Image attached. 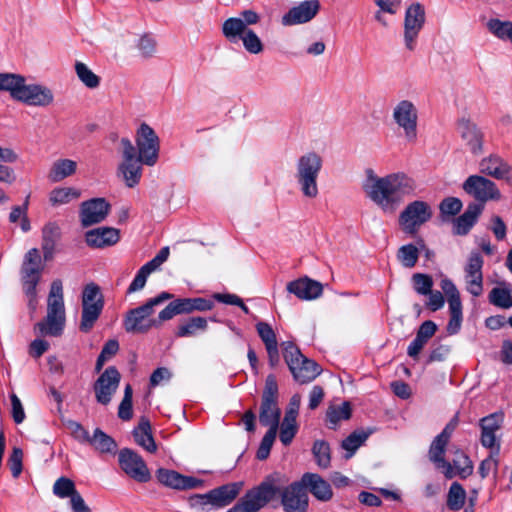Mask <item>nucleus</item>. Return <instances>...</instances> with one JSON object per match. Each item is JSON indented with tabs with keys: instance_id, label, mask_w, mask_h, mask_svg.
<instances>
[{
	"instance_id": "nucleus-38",
	"label": "nucleus",
	"mask_w": 512,
	"mask_h": 512,
	"mask_svg": "<svg viewBox=\"0 0 512 512\" xmlns=\"http://www.w3.org/2000/svg\"><path fill=\"white\" fill-rule=\"evenodd\" d=\"M87 443L93 446L94 449L100 453L113 454L117 450L116 441L100 428H96L94 430L93 435L89 436Z\"/></svg>"
},
{
	"instance_id": "nucleus-12",
	"label": "nucleus",
	"mask_w": 512,
	"mask_h": 512,
	"mask_svg": "<svg viewBox=\"0 0 512 512\" xmlns=\"http://www.w3.org/2000/svg\"><path fill=\"white\" fill-rule=\"evenodd\" d=\"M273 492L270 486H253L226 512H259L269 504Z\"/></svg>"
},
{
	"instance_id": "nucleus-24",
	"label": "nucleus",
	"mask_w": 512,
	"mask_h": 512,
	"mask_svg": "<svg viewBox=\"0 0 512 512\" xmlns=\"http://www.w3.org/2000/svg\"><path fill=\"white\" fill-rule=\"evenodd\" d=\"M456 129L465 145L473 154L482 152L484 135L475 123L469 119L462 118L458 121Z\"/></svg>"
},
{
	"instance_id": "nucleus-62",
	"label": "nucleus",
	"mask_w": 512,
	"mask_h": 512,
	"mask_svg": "<svg viewBox=\"0 0 512 512\" xmlns=\"http://www.w3.org/2000/svg\"><path fill=\"white\" fill-rule=\"evenodd\" d=\"M279 438L284 446H288L293 441L298 431V425L292 423L281 422L279 423Z\"/></svg>"
},
{
	"instance_id": "nucleus-8",
	"label": "nucleus",
	"mask_w": 512,
	"mask_h": 512,
	"mask_svg": "<svg viewBox=\"0 0 512 512\" xmlns=\"http://www.w3.org/2000/svg\"><path fill=\"white\" fill-rule=\"evenodd\" d=\"M136 145L138 160L144 165L154 166L159 158L160 140L148 124L142 123L137 130Z\"/></svg>"
},
{
	"instance_id": "nucleus-47",
	"label": "nucleus",
	"mask_w": 512,
	"mask_h": 512,
	"mask_svg": "<svg viewBox=\"0 0 512 512\" xmlns=\"http://www.w3.org/2000/svg\"><path fill=\"white\" fill-rule=\"evenodd\" d=\"M80 195V191L72 187L55 188L51 191L49 200L53 206H58L78 199Z\"/></svg>"
},
{
	"instance_id": "nucleus-59",
	"label": "nucleus",
	"mask_w": 512,
	"mask_h": 512,
	"mask_svg": "<svg viewBox=\"0 0 512 512\" xmlns=\"http://www.w3.org/2000/svg\"><path fill=\"white\" fill-rule=\"evenodd\" d=\"M462 201L457 197L444 198L439 205V210L442 216H455L462 209Z\"/></svg>"
},
{
	"instance_id": "nucleus-50",
	"label": "nucleus",
	"mask_w": 512,
	"mask_h": 512,
	"mask_svg": "<svg viewBox=\"0 0 512 512\" xmlns=\"http://www.w3.org/2000/svg\"><path fill=\"white\" fill-rule=\"evenodd\" d=\"M312 453L320 468L326 469L330 466L331 455L328 442L325 440H316L312 447Z\"/></svg>"
},
{
	"instance_id": "nucleus-13",
	"label": "nucleus",
	"mask_w": 512,
	"mask_h": 512,
	"mask_svg": "<svg viewBox=\"0 0 512 512\" xmlns=\"http://www.w3.org/2000/svg\"><path fill=\"white\" fill-rule=\"evenodd\" d=\"M215 303L212 299L204 297L194 298H175L170 299L169 304L163 309L162 317H167L169 320L176 315L191 314L195 311L205 312L214 308Z\"/></svg>"
},
{
	"instance_id": "nucleus-49",
	"label": "nucleus",
	"mask_w": 512,
	"mask_h": 512,
	"mask_svg": "<svg viewBox=\"0 0 512 512\" xmlns=\"http://www.w3.org/2000/svg\"><path fill=\"white\" fill-rule=\"evenodd\" d=\"M75 72L79 80L89 89H95L100 85V77L96 75L86 64L80 61L75 63Z\"/></svg>"
},
{
	"instance_id": "nucleus-3",
	"label": "nucleus",
	"mask_w": 512,
	"mask_h": 512,
	"mask_svg": "<svg viewBox=\"0 0 512 512\" xmlns=\"http://www.w3.org/2000/svg\"><path fill=\"white\" fill-rule=\"evenodd\" d=\"M173 297L174 294L163 291L155 297L149 298L144 304L128 310L123 321L125 331L134 334H144L152 328H160L165 321L169 320L167 317L161 318L163 309L156 318H151V316L154 313L155 307L173 299Z\"/></svg>"
},
{
	"instance_id": "nucleus-48",
	"label": "nucleus",
	"mask_w": 512,
	"mask_h": 512,
	"mask_svg": "<svg viewBox=\"0 0 512 512\" xmlns=\"http://www.w3.org/2000/svg\"><path fill=\"white\" fill-rule=\"evenodd\" d=\"M397 259L405 268H413L419 259V249L409 243L401 246L397 251Z\"/></svg>"
},
{
	"instance_id": "nucleus-43",
	"label": "nucleus",
	"mask_w": 512,
	"mask_h": 512,
	"mask_svg": "<svg viewBox=\"0 0 512 512\" xmlns=\"http://www.w3.org/2000/svg\"><path fill=\"white\" fill-rule=\"evenodd\" d=\"M281 410L277 404H262L260 405L259 422L262 426L279 428V421Z\"/></svg>"
},
{
	"instance_id": "nucleus-54",
	"label": "nucleus",
	"mask_w": 512,
	"mask_h": 512,
	"mask_svg": "<svg viewBox=\"0 0 512 512\" xmlns=\"http://www.w3.org/2000/svg\"><path fill=\"white\" fill-rule=\"evenodd\" d=\"M239 40H242L245 50L250 54H260L264 50L261 39L252 29L242 32Z\"/></svg>"
},
{
	"instance_id": "nucleus-26",
	"label": "nucleus",
	"mask_w": 512,
	"mask_h": 512,
	"mask_svg": "<svg viewBox=\"0 0 512 512\" xmlns=\"http://www.w3.org/2000/svg\"><path fill=\"white\" fill-rule=\"evenodd\" d=\"M301 479L306 491H309L317 500L327 502L332 499V487L321 475L306 472L301 476Z\"/></svg>"
},
{
	"instance_id": "nucleus-33",
	"label": "nucleus",
	"mask_w": 512,
	"mask_h": 512,
	"mask_svg": "<svg viewBox=\"0 0 512 512\" xmlns=\"http://www.w3.org/2000/svg\"><path fill=\"white\" fill-rule=\"evenodd\" d=\"M61 238V230L55 222L47 223L42 229V251L46 261L53 258L57 242Z\"/></svg>"
},
{
	"instance_id": "nucleus-29",
	"label": "nucleus",
	"mask_w": 512,
	"mask_h": 512,
	"mask_svg": "<svg viewBox=\"0 0 512 512\" xmlns=\"http://www.w3.org/2000/svg\"><path fill=\"white\" fill-rule=\"evenodd\" d=\"M448 441L441 436L437 435L432 441L428 456L431 462H433L437 469H441L444 476L447 479H452L455 476L453 467L450 462H447L444 458Z\"/></svg>"
},
{
	"instance_id": "nucleus-16",
	"label": "nucleus",
	"mask_w": 512,
	"mask_h": 512,
	"mask_svg": "<svg viewBox=\"0 0 512 512\" xmlns=\"http://www.w3.org/2000/svg\"><path fill=\"white\" fill-rule=\"evenodd\" d=\"M393 119L404 130L408 142L416 141L418 113L411 101H400L393 110Z\"/></svg>"
},
{
	"instance_id": "nucleus-51",
	"label": "nucleus",
	"mask_w": 512,
	"mask_h": 512,
	"mask_svg": "<svg viewBox=\"0 0 512 512\" xmlns=\"http://www.w3.org/2000/svg\"><path fill=\"white\" fill-rule=\"evenodd\" d=\"M455 475L458 474L460 478L465 479L473 473V463L469 456L461 450L456 451V458L453 459L451 464Z\"/></svg>"
},
{
	"instance_id": "nucleus-15",
	"label": "nucleus",
	"mask_w": 512,
	"mask_h": 512,
	"mask_svg": "<svg viewBox=\"0 0 512 512\" xmlns=\"http://www.w3.org/2000/svg\"><path fill=\"white\" fill-rule=\"evenodd\" d=\"M42 272L41 256L37 248L30 249L24 257L21 267V280L25 295H33L37 291Z\"/></svg>"
},
{
	"instance_id": "nucleus-19",
	"label": "nucleus",
	"mask_w": 512,
	"mask_h": 512,
	"mask_svg": "<svg viewBox=\"0 0 512 512\" xmlns=\"http://www.w3.org/2000/svg\"><path fill=\"white\" fill-rule=\"evenodd\" d=\"M121 375L115 366L107 367L95 381L93 389L98 403L108 405L116 392Z\"/></svg>"
},
{
	"instance_id": "nucleus-37",
	"label": "nucleus",
	"mask_w": 512,
	"mask_h": 512,
	"mask_svg": "<svg viewBox=\"0 0 512 512\" xmlns=\"http://www.w3.org/2000/svg\"><path fill=\"white\" fill-rule=\"evenodd\" d=\"M18 160L17 153L11 148L0 146V183L12 184L16 180V174L13 168L5 165L14 163Z\"/></svg>"
},
{
	"instance_id": "nucleus-20",
	"label": "nucleus",
	"mask_w": 512,
	"mask_h": 512,
	"mask_svg": "<svg viewBox=\"0 0 512 512\" xmlns=\"http://www.w3.org/2000/svg\"><path fill=\"white\" fill-rule=\"evenodd\" d=\"M241 17H231L224 21L222 25V33L224 37L231 43L239 40L242 32L250 30L248 25L257 24L260 16L253 10H244L240 13Z\"/></svg>"
},
{
	"instance_id": "nucleus-57",
	"label": "nucleus",
	"mask_w": 512,
	"mask_h": 512,
	"mask_svg": "<svg viewBox=\"0 0 512 512\" xmlns=\"http://www.w3.org/2000/svg\"><path fill=\"white\" fill-rule=\"evenodd\" d=\"M77 492L74 482L66 477H60L53 485V493L59 498L71 497Z\"/></svg>"
},
{
	"instance_id": "nucleus-34",
	"label": "nucleus",
	"mask_w": 512,
	"mask_h": 512,
	"mask_svg": "<svg viewBox=\"0 0 512 512\" xmlns=\"http://www.w3.org/2000/svg\"><path fill=\"white\" fill-rule=\"evenodd\" d=\"M47 316L65 317L63 286L61 280H54L51 284L47 300Z\"/></svg>"
},
{
	"instance_id": "nucleus-44",
	"label": "nucleus",
	"mask_w": 512,
	"mask_h": 512,
	"mask_svg": "<svg viewBox=\"0 0 512 512\" xmlns=\"http://www.w3.org/2000/svg\"><path fill=\"white\" fill-rule=\"evenodd\" d=\"M466 491L458 482H453L447 494L446 505L451 511H459L463 508L466 500Z\"/></svg>"
},
{
	"instance_id": "nucleus-32",
	"label": "nucleus",
	"mask_w": 512,
	"mask_h": 512,
	"mask_svg": "<svg viewBox=\"0 0 512 512\" xmlns=\"http://www.w3.org/2000/svg\"><path fill=\"white\" fill-rule=\"evenodd\" d=\"M479 170L482 174L494 177L496 179H507L510 172V166L497 155H490L481 160Z\"/></svg>"
},
{
	"instance_id": "nucleus-4",
	"label": "nucleus",
	"mask_w": 512,
	"mask_h": 512,
	"mask_svg": "<svg viewBox=\"0 0 512 512\" xmlns=\"http://www.w3.org/2000/svg\"><path fill=\"white\" fill-rule=\"evenodd\" d=\"M284 360L296 382L307 384L320 375L322 369L314 361L304 356L292 341L281 344Z\"/></svg>"
},
{
	"instance_id": "nucleus-31",
	"label": "nucleus",
	"mask_w": 512,
	"mask_h": 512,
	"mask_svg": "<svg viewBox=\"0 0 512 512\" xmlns=\"http://www.w3.org/2000/svg\"><path fill=\"white\" fill-rule=\"evenodd\" d=\"M437 330L436 324L431 320L424 321L418 328L415 339L407 348V354L416 359L421 350Z\"/></svg>"
},
{
	"instance_id": "nucleus-7",
	"label": "nucleus",
	"mask_w": 512,
	"mask_h": 512,
	"mask_svg": "<svg viewBox=\"0 0 512 512\" xmlns=\"http://www.w3.org/2000/svg\"><path fill=\"white\" fill-rule=\"evenodd\" d=\"M432 216V208L427 202L415 200L401 211L399 225L404 233L414 236L422 225L431 220Z\"/></svg>"
},
{
	"instance_id": "nucleus-22",
	"label": "nucleus",
	"mask_w": 512,
	"mask_h": 512,
	"mask_svg": "<svg viewBox=\"0 0 512 512\" xmlns=\"http://www.w3.org/2000/svg\"><path fill=\"white\" fill-rule=\"evenodd\" d=\"M16 100L31 106H48L53 102L54 96L49 88L38 84L27 85L25 81L22 82Z\"/></svg>"
},
{
	"instance_id": "nucleus-30",
	"label": "nucleus",
	"mask_w": 512,
	"mask_h": 512,
	"mask_svg": "<svg viewBox=\"0 0 512 512\" xmlns=\"http://www.w3.org/2000/svg\"><path fill=\"white\" fill-rule=\"evenodd\" d=\"M120 239V232L112 227H99L86 232L85 240L88 246L104 248L116 244Z\"/></svg>"
},
{
	"instance_id": "nucleus-9",
	"label": "nucleus",
	"mask_w": 512,
	"mask_h": 512,
	"mask_svg": "<svg viewBox=\"0 0 512 512\" xmlns=\"http://www.w3.org/2000/svg\"><path fill=\"white\" fill-rule=\"evenodd\" d=\"M122 156L123 161L119 165V173L122 175L125 184L129 188L135 187L142 177V161L138 160L136 147L132 144L130 139L122 138Z\"/></svg>"
},
{
	"instance_id": "nucleus-40",
	"label": "nucleus",
	"mask_w": 512,
	"mask_h": 512,
	"mask_svg": "<svg viewBox=\"0 0 512 512\" xmlns=\"http://www.w3.org/2000/svg\"><path fill=\"white\" fill-rule=\"evenodd\" d=\"M208 327L207 319L201 316L190 317L178 325L175 336L178 338L191 337L197 331H205Z\"/></svg>"
},
{
	"instance_id": "nucleus-41",
	"label": "nucleus",
	"mask_w": 512,
	"mask_h": 512,
	"mask_svg": "<svg viewBox=\"0 0 512 512\" xmlns=\"http://www.w3.org/2000/svg\"><path fill=\"white\" fill-rule=\"evenodd\" d=\"M352 408L349 402L345 401L342 405H331L326 411V420L329 429H336L339 421L351 418Z\"/></svg>"
},
{
	"instance_id": "nucleus-18",
	"label": "nucleus",
	"mask_w": 512,
	"mask_h": 512,
	"mask_svg": "<svg viewBox=\"0 0 512 512\" xmlns=\"http://www.w3.org/2000/svg\"><path fill=\"white\" fill-rule=\"evenodd\" d=\"M484 259L477 250H472L464 266L465 282L467 291L474 297L483 293V272Z\"/></svg>"
},
{
	"instance_id": "nucleus-61",
	"label": "nucleus",
	"mask_w": 512,
	"mask_h": 512,
	"mask_svg": "<svg viewBox=\"0 0 512 512\" xmlns=\"http://www.w3.org/2000/svg\"><path fill=\"white\" fill-rule=\"evenodd\" d=\"M157 42L151 34H144L138 40L137 47L141 55L145 58H150L156 52Z\"/></svg>"
},
{
	"instance_id": "nucleus-27",
	"label": "nucleus",
	"mask_w": 512,
	"mask_h": 512,
	"mask_svg": "<svg viewBox=\"0 0 512 512\" xmlns=\"http://www.w3.org/2000/svg\"><path fill=\"white\" fill-rule=\"evenodd\" d=\"M287 291L302 300H313L321 296L323 286L308 277L299 278L287 284Z\"/></svg>"
},
{
	"instance_id": "nucleus-53",
	"label": "nucleus",
	"mask_w": 512,
	"mask_h": 512,
	"mask_svg": "<svg viewBox=\"0 0 512 512\" xmlns=\"http://www.w3.org/2000/svg\"><path fill=\"white\" fill-rule=\"evenodd\" d=\"M489 302L499 308L509 309L512 307V295L506 288L495 287L488 295Z\"/></svg>"
},
{
	"instance_id": "nucleus-60",
	"label": "nucleus",
	"mask_w": 512,
	"mask_h": 512,
	"mask_svg": "<svg viewBox=\"0 0 512 512\" xmlns=\"http://www.w3.org/2000/svg\"><path fill=\"white\" fill-rule=\"evenodd\" d=\"M8 466L13 478H18L23 470V451L19 447H13L8 458Z\"/></svg>"
},
{
	"instance_id": "nucleus-58",
	"label": "nucleus",
	"mask_w": 512,
	"mask_h": 512,
	"mask_svg": "<svg viewBox=\"0 0 512 512\" xmlns=\"http://www.w3.org/2000/svg\"><path fill=\"white\" fill-rule=\"evenodd\" d=\"M412 282L414 290L420 295H428L433 287V279L428 274L415 273Z\"/></svg>"
},
{
	"instance_id": "nucleus-35",
	"label": "nucleus",
	"mask_w": 512,
	"mask_h": 512,
	"mask_svg": "<svg viewBox=\"0 0 512 512\" xmlns=\"http://www.w3.org/2000/svg\"><path fill=\"white\" fill-rule=\"evenodd\" d=\"M132 434L138 445L150 453L156 452L157 446L152 435L151 424L148 418L144 416L141 417L138 426L134 428Z\"/></svg>"
},
{
	"instance_id": "nucleus-42",
	"label": "nucleus",
	"mask_w": 512,
	"mask_h": 512,
	"mask_svg": "<svg viewBox=\"0 0 512 512\" xmlns=\"http://www.w3.org/2000/svg\"><path fill=\"white\" fill-rule=\"evenodd\" d=\"M25 77L15 73H0V91L9 92L12 99L16 100Z\"/></svg>"
},
{
	"instance_id": "nucleus-52",
	"label": "nucleus",
	"mask_w": 512,
	"mask_h": 512,
	"mask_svg": "<svg viewBox=\"0 0 512 512\" xmlns=\"http://www.w3.org/2000/svg\"><path fill=\"white\" fill-rule=\"evenodd\" d=\"M488 30L497 38L507 41L512 37V22L492 18L487 22Z\"/></svg>"
},
{
	"instance_id": "nucleus-2",
	"label": "nucleus",
	"mask_w": 512,
	"mask_h": 512,
	"mask_svg": "<svg viewBox=\"0 0 512 512\" xmlns=\"http://www.w3.org/2000/svg\"><path fill=\"white\" fill-rule=\"evenodd\" d=\"M284 476L279 472L266 475L258 485H266L272 488L273 495L269 504L280 500L284 512H307L309 508V496L302 484V479L285 485Z\"/></svg>"
},
{
	"instance_id": "nucleus-55",
	"label": "nucleus",
	"mask_w": 512,
	"mask_h": 512,
	"mask_svg": "<svg viewBox=\"0 0 512 512\" xmlns=\"http://www.w3.org/2000/svg\"><path fill=\"white\" fill-rule=\"evenodd\" d=\"M255 328H256L258 336L262 340L265 348H270V347L278 345L276 333L269 323L259 321L255 325Z\"/></svg>"
},
{
	"instance_id": "nucleus-46",
	"label": "nucleus",
	"mask_w": 512,
	"mask_h": 512,
	"mask_svg": "<svg viewBox=\"0 0 512 512\" xmlns=\"http://www.w3.org/2000/svg\"><path fill=\"white\" fill-rule=\"evenodd\" d=\"M370 432L364 430H355L348 437L342 441V448L345 449L348 454L345 458L349 459L356 452V450L367 440Z\"/></svg>"
},
{
	"instance_id": "nucleus-63",
	"label": "nucleus",
	"mask_w": 512,
	"mask_h": 512,
	"mask_svg": "<svg viewBox=\"0 0 512 512\" xmlns=\"http://www.w3.org/2000/svg\"><path fill=\"white\" fill-rule=\"evenodd\" d=\"M499 454L495 453V450H491L490 455L485 458L478 467V473L480 474L481 478H486L492 470H497L498 468V459L497 456Z\"/></svg>"
},
{
	"instance_id": "nucleus-21",
	"label": "nucleus",
	"mask_w": 512,
	"mask_h": 512,
	"mask_svg": "<svg viewBox=\"0 0 512 512\" xmlns=\"http://www.w3.org/2000/svg\"><path fill=\"white\" fill-rule=\"evenodd\" d=\"M110 204L104 198H93L84 201L80 208V219L83 227H89L103 221L110 211Z\"/></svg>"
},
{
	"instance_id": "nucleus-28",
	"label": "nucleus",
	"mask_w": 512,
	"mask_h": 512,
	"mask_svg": "<svg viewBox=\"0 0 512 512\" xmlns=\"http://www.w3.org/2000/svg\"><path fill=\"white\" fill-rule=\"evenodd\" d=\"M483 210V204L475 202L469 203L464 213L455 219L453 224V233L460 236L467 235L477 223Z\"/></svg>"
},
{
	"instance_id": "nucleus-23",
	"label": "nucleus",
	"mask_w": 512,
	"mask_h": 512,
	"mask_svg": "<svg viewBox=\"0 0 512 512\" xmlns=\"http://www.w3.org/2000/svg\"><path fill=\"white\" fill-rule=\"evenodd\" d=\"M158 481L170 488L177 490H188L198 488L203 481L192 476H185L177 471L159 468L156 471Z\"/></svg>"
},
{
	"instance_id": "nucleus-10",
	"label": "nucleus",
	"mask_w": 512,
	"mask_h": 512,
	"mask_svg": "<svg viewBox=\"0 0 512 512\" xmlns=\"http://www.w3.org/2000/svg\"><path fill=\"white\" fill-rule=\"evenodd\" d=\"M466 194L475 199V203L485 204L488 201L501 199V192L496 184L481 175H470L462 184Z\"/></svg>"
},
{
	"instance_id": "nucleus-11",
	"label": "nucleus",
	"mask_w": 512,
	"mask_h": 512,
	"mask_svg": "<svg viewBox=\"0 0 512 512\" xmlns=\"http://www.w3.org/2000/svg\"><path fill=\"white\" fill-rule=\"evenodd\" d=\"M118 463L121 470L136 482L146 483L151 479V473L142 456L130 448L119 451Z\"/></svg>"
},
{
	"instance_id": "nucleus-64",
	"label": "nucleus",
	"mask_w": 512,
	"mask_h": 512,
	"mask_svg": "<svg viewBox=\"0 0 512 512\" xmlns=\"http://www.w3.org/2000/svg\"><path fill=\"white\" fill-rule=\"evenodd\" d=\"M190 501L193 507H201L204 509L205 506L211 505L216 508V497L214 494V489L205 494H196L191 497Z\"/></svg>"
},
{
	"instance_id": "nucleus-6",
	"label": "nucleus",
	"mask_w": 512,
	"mask_h": 512,
	"mask_svg": "<svg viewBox=\"0 0 512 512\" xmlns=\"http://www.w3.org/2000/svg\"><path fill=\"white\" fill-rule=\"evenodd\" d=\"M82 313L79 329L88 333L94 327L104 308V296L99 285L91 282L84 286L82 291Z\"/></svg>"
},
{
	"instance_id": "nucleus-25",
	"label": "nucleus",
	"mask_w": 512,
	"mask_h": 512,
	"mask_svg": "<svg viewBox=\"0 0 512 512\" xmlns=\"http://www.w3.org/2000/svg\"><path fill=\"white\" fill-rule=\"evenodd\" d=\"M320 9L319 2H301L298 6L291 8L282 17L284 26L303 24L312 20Z\"/></svg>"
},
{
	"instance_id": "nucleus-1",
	"label": "nucleus",
	"mask_w": 512,
	"mask_h": 512,
	"mask_svg": "<svg viewBox=\"0 0 512 512\" xmlns=\"http://www.w3.org/2000/svg\"><path fill=\"white\" fill-rule=\"evenodd\" d=\"M416 189L415 179L403 172L378 177L370 169L363 184L366 196L384 212H393L405 197L414 196Z\"/></svg>"
},
{
	"instance_id": "nucleus-39",
	"label": "nucleus",
	"mask_w": 512,
	"mask_h": 512,
	"mask_svg": "<svg viewBox=\"0 0 512 512\" xmlns=\"http://www.w3.org/2000/svg\"><path fill=\"white\" fill-rule=\"evenodd\" d=\"M65 317L46 316L44 321L38 322L34 330L42 336H61L64 330Z\"/></svg>"
},
{
	"instance_id": "nucleus-14",
	"label": "nucleus",
	"mask_w": 512,
	"mask_h": 512,
	"mask_svg": "<svg viewBox=\"0 0 512 512\" xmlns=\"http://www.w3.org/2000/svg\"><path fill=\"white\" fill-rule=\"evenodd\" d=\"M505 415L502 411L491 413L479 420L480 443L484 448L500 453L501 441L497 432L503 427Z\"/></svg>"
},
{
	"instance_id": "nucleus-5",
	"label": "nucleus",
	"mask_w": 512,
	"mask_h": 512,
	"mask_svg": "<svg viewBox=\"0 0 512 512\" xmlns=\"http://www.w3.org/2000/svg\"><path fill=\"white\" fill-rule=\"evenodd\" d=\"M322 166V157L316 152L305 153L297 160L295 178L303 196L311 199L317 197V179Z\"/></svg>"
},
{
	"instance_id": "nucleus-36",
	"label": "nucleus",
	"mask_w": 512,
	"mask_h": 512,
	"mask_svg": "<svg viewBox=\"0 0 512 512\" xmlns=\"http://www.w3.org/2000/svg\"><path fill=\"white\" fill-rule=\"evenodd\" d=\"M244 483L242 481L224 484L214 488L216 508H222L231 504L240 494Z\"/></svg>"
},
{
	"instance_id": "nucleus-45",
	"label": "nucleus",
	"mask_w": 512,
	"mask_h": 512,
	"mask_svg": "<svg viewBox=\"0 0 512 512\" xmlns=\"http://www.w3.org/2000/svg\"><path fill=\"white\" fill-rule=\"evenodd\" d=\"M76 167L77 164L73 160H58L53 164L49 177L53 182L61 181L64 178L74 174L76 171Z\"/></svg>"
},
{
	"instance_id": "nucleus-17",
	"label": "nucleus",
	"mask_w": 512,
	"mask_h": 512,
	"mask_svg": "<svg viewBox=\"0 0 512 512\" xmlns=\"http://www.w3.org/2000/svg\"><path fill=\"white\" fill-rule=\"evenodd\" d=\"M425 23V8L419 2L412 3L405 13L404 41L408 50L415 48V40Z\"/></svg>"
},
{
	"instance_id": "nucleus-56",
	"label": "nucleus",
	"mask_w": 512,
	"mask_h": 512,
	"mask_svg": "<svg viewBox=\"0 0 512 512\" xmlns=\"http://www.w3.org/2000/svg\"><path fill=\"white\" fill-rule=\"evenodd\" d=\"M278 384L274 374H269L265 380L262 394V404H277Z\"/></svg>"
}]
</instances>
